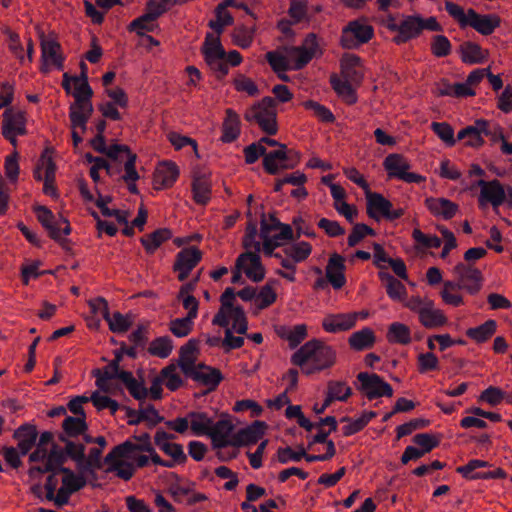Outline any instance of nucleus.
Returning a JSON list of instances; mask_svg holds the SVG:
<instances>
[{"label": "nucleus", "instance_id": "1", "mask_svg": "<svg viewBox=\"0 0 512 512\" xmlns=\"http://www.w3.org/2000/svg\"><path fill=\"white\" fill-rule=\"evenodd\" d=\"M445 9L461 28L470 26L484 36L491 35L501 24V18L497 14H479L472 8L465 13L464 9L454 2L446 1Z\"/></svg>", "mask_w": 512, "mask_h": 512}, {"label": "nucleus", "instance_id": "2", "mask_svg": "<svg viewBox=\"0 0 512 512\" xmlns=\"http://www.w3.org/2000/svg\"><path fill=\"white\" fill-rule=\"evenodd\" d=\"M308 361L317 365L318 369H327L336 362V351L325 342L312 339L302 345L291 357L294 365L303 367Z\"/></svg>", "mask_w": 512, "mask_h": 512}, {"label": "nucleus", "instance_id": "3", "mask_svg": "<svg viewBox=\"0 0 512 512\" xmlns=\"http://www.w3.org/2000/svg\"><path fill=\"white\" fill-rule=\"evenodd\" d=\"M244 119L249 123H256L267 135H276L279 127L275 99L270 96L263 97L245 111Z\"/></svg>", "mask_w": 512, "mask_h": 512}, {"label": "nucleus", "instance_id": "4", "mask_svg": "<svg viewBox=\"0 0 512 512\" xmlns=\"http://www.w3.org/2000/svg\"><path fill=\"white\" fill-rule=\"evenodd\" d=\"M33 210L36 213L37 220L47 231L48 236L57 242L65 251L71 252V241L61 236V233L65 236L70 235L72 231L68 219L62 214H59L58 218H56L53 212L46 206L39 205L34 207Z\"/></svg>", "mask_w": 512, "mask_h": 512}, {"label": "nucleus", "instance_id": "5", "mask_svg": "<svg viewBox=\"0 0 512 512\" xmlns=\"http://www.w3.org/2000/svg\"><path fill=\"white\" fill-rule=\"evenodd\" d=\"M256 145V152L258 158L263 157V168L270 175H276L281 169H293L298 165L301 159V154L294 150L288 149L287 146H281V149L267 152L266 147L258 142Z\"/></svg>", "mask_w": 512, "mask_h": 512}, {"label": "nucleus", "instance_id": "6", "mask_svg": "<svg viewBox=\"0 0 512 512\" xmlns=\"http://www.w3.org/2000/svg\"><path fill=\"white\" fill-rule=\"evenodd\" d=\"M374 36L371 25L362 24L359 20L350 21L342 30L340 45L344 49H357L368 43Z\"/></svg>", "mask_w": 512, "mask_h": 512}, {"label": "nucleus", "instance_id": "7", "mask_svg": "<svg viewBox=\"0 0 512 512\" xmlns=\"http://www.w3.org/2000/svg\"><path fill=\"white\" fill-rule=\"evenodd\" d=\"M384 169L390 178H397L406 183H422L426 178L420 174L409 172V161L399 153L389 154L383 162Z\"/></svg>", "mask_w": 512, "mask_h": 512}, {"label": "nucleus", "instance_id": "8", "mask_svg": "<svg viewBox=\"0 0 512 512\" xmlns=\"http://www.w3.org/2000/svg\"><path fill=\"white\" fill-rule=\"evenodd\" d=\"M357 380L360 382L357 389L369 400L393 396L394 391L392 386L388 382L384 381V379L378 374L360 372L357 375Z\"/></svg>", "mask_w": 512, "mask_h": 512}, {"label": "nucleus", "instance_id": "9", "mask_svg": "<svg viewBox=\"0 0 512 512\" xmlns=\"http://www.w3.org/2000/svg\"><path fill=\"white\" fill-rule=\"evenodd\" d=\"M453 274L461 287L470 295H476L482 288L483 274L473 263L459 262L453 268Z\"/></svg>", "mask_w": 512, "mask_h": 512}, {"label": "nucleus", "instance_id": "10", "mask_svg": "<svg viewBox=\"0 0 512 512\" xmlns=\"http://www.w3.org/2000/svg\"><path fill=\"white\" fill-rule=\"evenodd\" d=\"M201 260L202 252L196 246L183 248L179 251L173 264V271L178 272V280H186L191 271L200 263Z\"/></svg>", "mask_w": 512, "mask_h": 512}, {"label": "nucleus", "instance_id": "11", "mask_svg": "<svg viewBox=\"0 0 512 512\" xmlns=\"http://www.w3.org/2000/svg\"><path fill=\"white\" fill-rule=\"evenodd\" d=\"M322 50L319 47L317 36L314 33H309L302 45L292 47L290 54H295L297 57L294 60L292 69L301 70L303 69L314 57L321 56Z\"/></svg>", "mask_w": 512, "mask_h": 512}, {"label": "nucleus", "instance_id": "12", "mask_svg": "<svg viewBox=\"0 0 512 512\" xmlns=\"http://www.w3.org/2000/svg\"><path fill=\"white\" fill-rule=\"evenodd\" d=\"M491 467L488 461L472 459L466 465L456 468V472L469 480L477 479H505L507 473L500 467L488 472H474L478 468Z\"/></svg>", "mask_w": 512, "mask_h": 512}, {"label": "nucleus", "instance_id": "13", "mask_svg": "<svg viewBox=\"0 0 512 512\" xmlns=\"http://www.w3.org/2000/svg\"><path fill=\"white\" fill-rule=\"evenodd\" d=\"M119 153H125L127 156V160L124 164L125 174L121 177V180H138L139 174L136 170L137 155L131 151L128 145L112 144L109 147L106 146V151H104L103 154L112 160H117Z\"/></svg>", "mask_w": 512, "mask_h": 512}, {"label": "nucleus", "instance_id": "14", "mask_svg": "<svg viewBox=\"0 0 512 512\" xmlns=\"http://www.w3.org/2000/svg\"><path fill=\"white\" fill-rule=\"evenodd\" d=\"M477 186L481 188L479 195L480 205L490 203L493 207H498L505 202L506 191L499 180L485 181L480 179L477 182Z\"/></svg>", "mask_w": 512, "mask_h": 512}, {"label": "nucleus", "instance_id": "15", "mask_svg": "<svg viewBox=\"0 0 512 512\" xmlns=\"http://www.w3.org/2000/svg\"><path fill=\"white\" fill-rule=\"evenodd\" d=\"M267 424L263 421L256 420L246 428L240 429L232 435L233 447H242L256 444L265 434Z\"/></svg>", "mask_w": 512, "mask_h": 512}, {"label": "nucleus", "instance_id": "16", "mask_svg": "<svg viewBox=\"0 0 512 512\" xmlns=\"http://www.w3.org/2000/svg\"><path fill=\"white\" fill-rule=\"evenodd\" d=\"M179 173V168L173 161L159 163L153 174L154 189L161 190L172 187L179 177Z\"/></svg>", "mask_w": 512, "mask_h": 512}, {"label": "nucleus", "instance_id": "17", "mask_svg": "<svg viewBox=\"0 0 512 512\" xmlns=\"http://www.w3.org/2000/svg\"><path fill=\"white\" fill-rule=\"evenodd\" d=\"M492 128H490L489 122L483 119L477 120L475 126H467L460 130L457 134V140H463L466 136H470V140L465 142L466 146L479 148L484 144L482 134L489 136Z\"/></svg>", "mask_w": 512, "mask_h": 512}, {"label": "nucleus", "instance_id": "18", "mask_svg": "<svg viewBox=\"0 0 512 512\" xmlns=\"http://www.w3.org/2000/svg\"><path fill=\"white\" fill-rule=\"evenodd\" d=\"M345 258L334 252L330 255L326 266V278L334 289H341L345 283Z\"/></svg>", "mask_w": 512, "mask_h": 512}, {"label": "nucleus", "instance_id": "19", "mask_svg": "<svg viewBox=\"0 0 512 512\" xmlns=\"http://www.w3.org/2000/svg\"><path fill=\"white\" fill-rule=\"evenodd\" d=\"M137 443H133L130 440H126L125 442L116 445L113 448V454L116 456H130L134 452H152L153 445L151 443V436L149 433L145 432L141 435H133L132 437Z\"/></svg>", "mask_w": 512, "mask_h": 512}, {"label": "nucleus", "instance_id": "20", "mask_svg": "<svg viewBox=\"0 0 512 512\" xmlns=\"http://www.w3.org/2000/svg\"><path fill=\"white\" fill-rule=\"evenodd\" d=\"M365 196L366 213L371 219L376 221H379L381 217L385 218L388 210L393 207L392 202L380 193L369 190L365 193Z\"/></svg>", "mask_w": 512, "mask_h": 512}, {"label": "nucleus", "instance_id": "21", "mask_svg": "<svg viewBox=\"0 0 512 512\" xmlns=\"http://www.w3.org/2000/svg\"><path fill=\"white\" fill-rule=\"evenodd\" d=\"M185 376L206 386L207 391L205 394L215 391L224 379L221 370L215 367L209 368L208 371H198L195 367L192 370L185 369Z\"/></svg>", "mask_w": 512, "mask_h": 512}, {"label": "nucleus", "instance_id": "22", "mask_svg": "<svg viewBox=\"0 0 512 512\" xmlns=\"http://www.w3.org/2000/svg\"><path fill=\"white\" fill-rule=\"evenodd\" d=\"M234 425L229 419H221L216 423L213 422L209 437L212 440V446L215 449L225 448L232 445L231 433Z\"/></svg>", "mask_w": 512, "mask_h": 512}, {"label": "nucleus", "instance_id": "23", "mask_svg": "<svg viewBox=\"0 0 512 512\" xmlns=\"http://www.w3.org/2000/svg\"><path fill=\"white\" fill-rule=\"evenodd\" d=\"M357 318L358 313L356 312L329 314L323 319L322 327L330 333L347 331L355 326Z\"/></svg>", "mask_w": 512, "mask_h": 512}, {"label": "nucleus", "instance_id": "24", "mask_svg": "<svg viewBox=\"0 0 512 512\" xmlns=\"http://www.w3.org/2000/svg\"><path fill=\"white\" fill-rule=\"evenodd\" d=\"M424 204L433 216L442 217L445 220L452 219L459 210L457 203L443 197H427Z\"/></svg>", "mask_w": 512, "mask_h": 512}, {"label": "nucleus", "instance_id": "25", "mask_svg": "<svg viewBox=\"0 0 512 512\" xmlns=\"http://www.w3.org/2000/svg\"><path fill=\"white\" fill-rule=\"evenodd\" d=\"M420 23L419 15L403 16L399 23L398 34L393 37L392 41L400 45L419 37L421 35Z\"/></svg>", "mask_w": 512, "mask_h": 512}, {"label": "nucleus", "instance_id": "26", "mask_svg": "<svg viewBox=\"0 0 512 512\" xmlns=\"http://www.w3.org/2000/svg\"><path fill=\"white\" fill-rule=\"evenodd\" d=\"M240 257L243 259L246 277L255 283L261 282L265 278L266 270L261 262L259 253L246 251L241 253Z\"/></svg>", "mask_w": 512, "mask_h": 512}, {"label": "nucleus", "instance_id": "27", "mask_svg": "<svg viewBox=\"0 0 512 512\" xmlns=\"http://www.w3.org/2000/svg\"><path fill=\"white\" fill-rule=\"evenodd\" d=\"M41 61H51L58 69H64V56L61 53V45L56 40H46L44 32L40 34Z\"/></svg>", "mask_w": 512, "mask_h": 512}, {"label": "nucleus", "instance_id": "28", "mask_svg": "<svg viewBox=\"0 0 512 512\" xmlns=\"http://www.w3.org/2000/svg\"><path fill=\"white\" fill-rule=\"evenodd\" d=\"M122 458L132 459V455L130 456H116L113 454V449L104 457V463L108 464L109 467L106 469V472L115 471L116 475L125 480H130L135 473V467L131 462H124Z\"/></svg>", "mask_w": 512, "mask_h": 512}, {"label": "nucleus", "instance_id": "29", "mask_svg": "<svg viewBox=\"0 0 512 512\" xmlns=\"http://www.w3.org/2000/svg\"><path fill=\"white\" fill-rule=\"evenodd\" d=\"M341 75L344 80L360 84L363 80L361 59L355 54H344L340 60Z\"/></svg>", "mask_w": 512, "mask_h": 512}, {"label": "nucleus", "instance_id": "30", "mask_svg": "<svg viewBox=\"0 0 512 512\" xmlns=\"http://www.w3.org/2000/svg\"><path fill=\"white\" fill-rule=\"evenodd\" d=\"M38 431L33 424H23L18 427L14 433L13 438L18 441V449L21 455H26L35 446Z\"/></svg>", "mask_w": 512, "mask_h": 512}, {"label": "nucleus", "instance_id": "31", "mask_svg": "<svg viewBox=\"0 0 512 512\" xmlns=\"http://www.w3.org/2000/svg\"><path fill=\"white\" fill-rule=\"evenodd\" d=\"M172 237L173 232L170 228H158L141 237L140 243L148 255H153L163 243L170 240Z\"/></svg>", "mask_w": 512, "mask_h": 512}, {"label": "nucleus", "instance_id": "32", "mask_svg": "<svg viewBox=\"0 0 512 512\" xmlns=\"http://www.w3.org/2000/svg\"><path fill=\"white\" fill-rule=\"evenodd\" d=\"M221 129V141L223 143H231L239 137L241 132L240 117L233 109L228 108L225 110V118Z\"/></svg>", "mask_w": 512, "mask_h": 512}, {"label": "nucleus", "instance_id": "33", "mask_svg": "<svg viewBox=\"0 0 512 512\" xmlns=\"http://www.w3.org/2000/svg\"><path fill=\"white\" fill-rule=\"evenodd\" d=\"M459 54L462 62L467 64L483 63L489 57L487 49L471 41H465L459 46Z\"/></svg>", "mask_w": 512, "mask_h": 512}, {"label": "nucleus", "instance_id": "34", "mask_svg": "<svg viewBox=\"0 0 512 512\" xmlns=\"http://www.w3.org/2000/svg\"><path fill=\"white\" fill-rule=\"evenodd\" d=\"M419 321L428 329L441 327L447 323V317L440 309H433V301L425 302V307L419 310Z\"/></svg>", "mask_w": 512, "mask_h": 512}, {"label": "nucleus", "instance_id": "35", "mask_svg": "<svg viewBox=\"0 0 512 512\" xmlns=\"http://www.w3.org/2000/svg\"><path fill=\"white\" fill-rule=\"evenodd\" d=\"M193 199L197 204L206 205L211 199V182L209 178L200 172L193 173L192 181Z\"/></svg>", "mask_w": 512, "mask_h": 512}, {"label": "nucleus", "instance_id": "36", "mask_svg": "<svg viewBox=\"0 0 512 512\" xmlns=\"http://www.w3.org/2000/svg\"><path fill=\"white\" fill-rule=\"evenodd\" d=\"M199 340L192 338L180 348L178 365L185 375V369L192 370L197 360L196 353L199 351Z\"/></svg>", "mask_w": 512, "mask_h": 512}, {"label": "nucleus", "instance_id": "37", "mask_svg": "<svg viewBox=\"0 0 512 512\" xmlns=\"http://www.w3.org/2000/svg\"><path fill=\"white\" fill-rule=\"evenodd\" d=\"M378 277L385 284L387 295L392 300L402 301L405 298L407 294L406 287L400 280L384 271H379Z\"/></svg>", "mask_w": 512, "mask_h": 512}, {"label": "nucleus", "instance_id": "38", "mask_svg": "<svg viewBox=\"0 0 512 512\" xmlns=\"http://www.w3.org/2000/svg\"><path fill=\"white\" fill-rule=\"evenodd\" d=\"M158 18L159 16L152 11L146 10V13L137 17L128 25V30L136 32L138 36H145V32H153L158 28L156 23Z\"/></svg>", "mask_w": 512, "mask_h": 512}, {"label": "nucleus", "instance_id": "39", "mask_svg": "<svg viewBox=\"0 0 512 512\" xmlns=\"http://www.w3.org/2000/svg\"><path fill=\"white\" fill-rule=\"evenodd\" d=\"M375 341V333L369 327L363 328L360 331L352 333L348 339L350 348L355 351L370 349L374 346Z\"/></svg>", "mask_w": 512, "mask_h": 512}, {"label": "nucleus", "instance_id": "40", "mask_svg": "<svg viewBox=\"0 0 512 512\" xmlns=\"http://www.w3.org/2000/svg\"><path fill=\"white\" fill-rule=\"evenodd\" d=\"M78 94L79 93H72L75 101L69 107V116L76 118L80 116L88 121L94 111L91 101L92 96Z\"/></svg>", "mask_w": 512, "mask_h": 512}, {"label": "nucleus", "instance_id": "41", "mask_svg": "<svg viewBox=\"0 0 512 512\" xmlns=\"http://www.w3.org/2000/svg\"><path fill=\"white\" fill-rule=\"evenodd\" d=\"M497 330V322L493 319L485 321L483 324L468 328L466 336L478 344L487 342Z\"/></svg>", "mask_w": 512, "mask_h": 512}, {"label": "nucleus", "instance_id": "42", "mask_svg": "<svg viewBox=\"0 0 512 512\" xmlns=\"http://www.w3.org/2000/svg\"><path fill=\"white\" fill-rule=\"evenodd\" d=\"M118 379L122 381L134 399L142 401L148 396V389L144 386L143 382H139L134 378L132 372L122 371L118 374Z\"/></svg>", "mask_w": 512, "mask_h": 512}, {"label": "nucleus", "instance_id": "43", "mask_svg": "<svg viewBox=\"0 0 512 512\" xmlns=\"http://www.w3.org/2000/svg\"><path fill=\"white\" fill-rule=\"evenodd\" d=\"M330 84L346 104L353 105L357 102V94L350 81L341 80L336 74H333L330 77Z\"/></svg>", "mask_w": 512, "mask_h": 512}, {"label": "nucleus", "instance_id": "44", "mask_svg": "<svg viewBox=\"0 0 512 512\" xmlns=\"http://www.w3.org/2000/svg\"><path fill=\"white\" fill-rule=\"evenodd\" d=\"M26 115L23 111L12 113L11 109H7L3 113L2 127L8 125L9 131L18 133L19 135H26Z\"/></svg>", "mask_w": 512, "mask_h": 512}, {"label": "nucleus", "instance_id": "45", "mask_svg": "<svg viewBox=\"0 0 512 512\" xmlns=\"http://www.w3.org/2000/svg\"><path fill=\"white\" fill-rule=\"evenodd\" d=\"M62 487L66 488L73 493H76L83 489L87 484V478L83 476L82 472L75 473L72 469H62Z\"/></svg>", "mask_w": 512, "mask_h": 512}, {"label": "nucleus", "instance_id": "46", "mask_svg": "<svg viewBox=\"0 0 512 512\" xmlns=\"http://www.w3.org/2000/svg\"><path fill=\"white\" fill-rule=\"evenodd\" d=\"M203 57L205 63L215 75L217 80L221 81L228 75L229 66L227 65V61H225L226 52L213 55L209 54Z\"/></svg>", "mask_w": 512, "mask_h": 512}, {"label": "nucleus", "instance_id": "47", "mask_svg": "<svg viewBox=\"0 0 512 512\" xmlns=\"http://www.w3.org/2000/svg\"><path fill=\"white\" fill-rule=\"evenodd\" d=\"M190 418V428L195 435H207L209 436L213 420L204 412H190L188 414Z\"/></svg>", "mask_w": 512, "mask_h": 512}, {"label": "nucleus", "instance_id": "48", "mask_svg": "<svg viewBox=\"0 0 512 512\" xmlns=\"http://www.w3.org/2000/svg\"><path fill=\"white\" fill-rule=\"evenodd\" d=\"M260 226L262 227L263 234L271 233L274 230H280L278 234L274 236L276 240H293L294 234L289 224L277 222V224H268L266 215L263 212L261 215Z\"/></svg>", "mask_w": 512, "mask_h": 512}, {"label": "nucleus", "instance_id": "49", "mask_svg": "<svg viewBox=\"0 0 512 512\" xmlns=\"http://www.w3.org/2000/svg\"><path fill=\"white\" fill-rule=\"evenodd\" d=\"M386 337L390 343L408 345L411 342V332L409 327L399 322H394L389 326Z\"/></svg>", "mask_w": 512, "mask_h": 512}, {"label": "nucleus", "instance_id": "50", "mask_svg": "<svg viewBox=\"0 0 512 512\" xmlns=\"http://www.w3.org/2000/svg\"><path fill=\"white\" fill-rule=\"evenodd\" d=\"M62 430L66 432V435H70L74 438L80 436L81 434H85L88 431L86 417L67 416L62 422Z\"/></svg>", "mask_w": 512, "mask_h": 512}, {"label": "nucleus", "instance_id": "51", "mask_svg": "<svg viewBox=\"0 0 512 512\" xmlns=\"http://www.w3.org/2000/svg\"><path fill=\"white\" fill-rule=\"evenodd\" d=\"M351 395L352 389L345 382L331 380L327 383L326 396L333 402L336 400L347 401Z\"/></svg>", "mask_w": 512, "mask_h": 512}, {"label": "nucleus", "instance_id": "52", "mask_svg": "<svg viewBox=\"0 0 512 512\" xmlns=\"http://www.w3.org/2000/svg\"><path fill=\"white\" fill-rule=\"evenodd\" d=\"M255 27L248 28L245 25H240L234 28L231 37L232 42L242 49L251 46L254 38Z\"/></svg>", "mask_w": 512, "mask_h": 512}, {"label": "nucleus", "instance_id": "53", "mask_svg": "<svg viewBox=\"0 0 512 512\" xmlns=\"http://www.w3.org/2000/svg\"><path fill=\"white\" fill-rule=\"evenodd\" d=\"M376 416L377 413L374 411L363 412L359 418L351 420L349 424L345 425L342 428L343 435L348 437L362 431L368 425V423Z\"/></svg>", "mask_w": 512, "mask_h": 512}, {"label": "nucleus", "instance_id": "54", "mask_svg": "<svg viewBox=\"0 0 512 512\" xmlns=\"http://www.w3.org/2000/svg\"><path fill=\"white\" fill-rule=\"evenodd\" d=\"M283 252L287 257L298 263L306 260L310 256L312 246L310 243L302 241L284 248Z\"/></svg>", "mask_w": 512, "mask_h": 512}, {"label": "nucleus", "instance_id": "55", "mask_svg": "<svg viewBox=\"0 0 512 512\" xmlns=\"http://www.w3.org/2000/svg\"><path fill=\"white\" fill-rule=\"evenodd\" d=\"M123 370L118 366V372H114L113 368L109 367V364L102 369H94L92 375L96 378V386L103 392H109L108 381L118 378V374Z\"/></svg>", "mask_w": 512, "mask_h": 512}, {"label": "nucleus", "instance_id": "56", "mask_svg": "<svg viewBox=\"0 0 512 512\" xmlns=\"http://www.w3.org/2000/svg\"><path fill=\"white\" fill-rule=\"evenodd\" d=\"M173 349L172 340L168 336L155 338L148 347V352L152 356L167 358Z\"/></svg>", "mask_w": 512, "mask_h": 512}, {"label": "nucleus", "instance_id": "57", "mask_svg": "<svg viewBox=\"0 0 512 512\" xmlns=\"http://www.w3.org/2000/svg\"><path fill=\"white\" fill-rule=\"evenodd\" d=\"M430 50L433 56L444 58L451 54L452 45L445 35H434L431 38Z\"/></svg>", "mask_w": 512, "mask_h": 512}, {"label": "nucleus", "instance_id": "58", "mask_svg": "<svg viewBox=\"0 0 512 512\" xmlns=\"http://www.w3.org/2000/svg\"><path fill=\"white\" fill-rule=\"evenodd\" d=\"M275 280L268 281L264 286L261 287L259 294L257 295V307L260 310L266 309L276 302L277 294L273 289Z\"/></svg>", "mask_w": 512, "mask_h": 512}, {"label": "nucleus", "instance_id": "59", "mask_svg": "<svg viewBox=\"0 0 512 512\" xmlns=\"http://www.w3.org/2000/svg\"><path fill=\"white\" fill-rule=\"evenodd\" d=\"M376 232L373 228L364 223L354 224L351 233L347 238V244L349 247L356 246L366 236H375Z\"/></svg>", "mask_w": 512, "mask_h": 512}, {"label": "nucleus", "instance_id": "60", "mask_svg": "<svg viewBox=\"0 0 512 512\" xmlns=\"http://www.w3.org/2000/svg\"><path fill=\"white\" fill-rule=\"evenodd\" d=\"M432 131L449 147L456 144L454 129L447 122H432Z\"/></svg>", "mask_w": 512, "mask_h": 512}, {"label": "nucleus", "instance_id": "61", "mask_svg": "<svg viewBox=\"0 0 512 512\" xmlns=\"http://www.w3.org/2000/svg\"><path fill=\"white\" fill-rule=\"evenodd\" d=\"M160 377L166 379L165 385L170 391H176L184 385L182 378L176 373L174 364L164 367L160 372Z\"/></svg>", "mask_w": 512, "mask_h": 512}, {"label": "nucleus", "instance_id": "62", "mask_svg": "<svg viewBox=\"0 0 512 512\" xmlns=\"http://www.w3.org/2000/svg\"><path fill=\"white\" fill-rule=\"evenodd\" d=\"M193 320V318L188 316L171 320L169 323V330L176 337H186L193 329Z\"/></svg>", "mask_w": 512, "mask_h": 512}, {"label": "nucleus", "instance_id": "63", "mask_svg": "<svg viewBox=\"0 0 512 512\" xmlns=\"http://www.w3.org/2000/svg\"><path fill=\"white\" fill-rule=\"evenodd\" d=\"M278 336L287 340L291 348H295L307 337V327L305 324L296 325L287 333L278 331Z\"/></svg>", "mask_w": 512, "mask_h": 512}, {"label": "nucleus", "instance_id": "64", "mask_svg": "<svg viewBox=\"0 0 512 512\" xmlns=\"http://www.w3.org/2000/svg\"><path fill=\"white\" fill-rule=\"evenodd\" d=\"M441 436L429 433H419L413 437V442L419 445L426 454L440 445Z\"/></svg>", "mask_w": 512, "mask_h": 512}]
</instances>
